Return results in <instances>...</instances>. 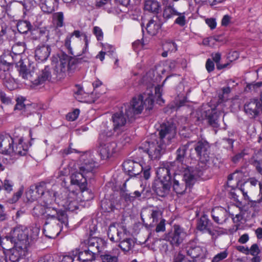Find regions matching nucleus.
<instances>
[{
	"mask_svg": "<svg viewBox=\"0 0 262 262\" xmlns=\"http://www.w3.org/2000/svg\"><path fill=\"white\" fill-rule=\"evenodd\" d=\"M160 69L161 67L159 66L155 67V69H151L149 70L142 78V83L147 86L146 92L143 95L133 98L130 104H124L122 106L128 118H133L135 115L141 114L144 106L148 110L151 109L155 100L159 104L164 103V100L161 98L163 84L153 88L161 80V76L156 72V71L158 70L163 73L164 70ZM168 78V77H167L163 84Z\"/></svg>",
	"mask_w": 262,
	"mask_h": 262,
	"instance_id": "nucleus-1",
	"label": "nucleus"
},
{
	"mask_svg": "<svg viewBox=\"0 0 262 262\" xmlns=\"http://www.w3.org/2000/svg\"><path fill=\"white\" fill-rule=\"evenodd\" d=\"M37 192L41 191L42 196V204L43 207L40 213L45 215L47 217V222L43 227L45 235L49 238H55L62 230L63 227L67 228L68 225V217L65 211L62 210L59 207L60 204L55 201L54 197L56 192L51 195L50 191L43 192L41 186L36 187Z\"/></svg>",
	"mask_w": 262,
	"mask_h": 262,
	"instance_id": "nucleus-2",
	"label": "nucleus"
},
{
	"mask_svg": "<svg viewBox=\"0 0 262 262\" xmlns=\"http://www.w3.org/2000/svg\"><path fill=\"white\" fill-rule=\"evenodd\" d=\"M57 186L54 185L53 186L52 189L49 191H50L51 195H53L54 192H56V196L54 197L55 201H57V203L60 204V206L65 209L71 211L78 209L79 202L89 201L94 198L93 193L91 190L87 189L86 187L81 190L79 196L76 192L69 191L64 188L61 190V196L59 195L57 196Z\"/></svg>",
	"mask_w": 262,
	"mask_h": 262,
	"instance_id": "nucleus-3",
	"label": "nucleus"
},
{
	"mask_svg": "<svg viewBox=\"0 0 262 262\" xmlns=\"http://www.w3.org/2000/svg\"><path fill=\"white\" fill-rule=\"evenodd\" d=\"M80 162L79 171L72 173L70 182L72 185L76 186L80 190H83L87 187V179L93 175V170L97 166V163L89 152L81 155Z\"/></svg>",
	"mask_w": 262,
	"mask_h": 262,
	"instance_id": "nucleus-4",
	"label": "nucleus"
},
{
	"mask_svg": "<svg viewBox=\"0 0 262 262\" xmlns=\"http://www.w3.org/2000/svg\"><path fill=\"white\" fill-rule=\"evenodd\" d=\"M22 137H12L8 134L0 135V153L13 160L26 155L28 147L24 144Z\"/></svg>",
	"mask_w": 262,
	"mask_h": 262,
	"instance_id": "nucleus-5",
	"label": "nucleus"
},
{
	"mask_svg": "<svg viewBox=\"0 0 262 262\" xmlns=\"http://www.w3.org/2000/svg\"><path fill=\"white\" fill-rule=\"evenodd\" d=\"M202 175V172L193 167H188L184 171L183 179L180 181L175 176L173 181V189L177 194H183L187 187L192 186Z\"/></svg>",
	"mask_w": 262,
	"mask_h": 262,
	"instance_id": "nucleus-6",
	"label": "nucleus"
},
{
	"mask_svg": "<svg viewBox=\"0 0 262 262\" xmlns=\"http://www.w3.org/2000/svg\"><path fill=\"white\" fill-rule=\"evenodd\" d=\"M166 147L164 144L156 138V135H152L149 140L142 143L139 149L147 153L151 160H156L160 158Z\"/></svg>",
	"mask_w": 262,
	"mask_h": 262,
	"instance_id": "nucleus-7",
	"label": "nucleus"
},
{
	"mask_svg": "<svg viewBox=\"0 0 262 262\" xmlns=\"http://www.w3.org/2000/svg\"><path fill=\"white\" fill-rule=\"evenodd\" d=\"M108 128L107 123H104L100 126L99 140V154L102 159H107L116 152L117 144L110 140V138L107 136L105 128Z\"/></svg>",
	"mask_w": 262,
	"mask_h": 262,
	"instance_id": "nucleus-8",
	"label": "nucleus"
},
{
	"mask_svg": "<svg viewBox=\"0 0 262 262\" xmlns=\"http://www.w3.org/2000/svg\"><path fill=\"white\" fill-rule=\"evenodd\" d=\"M29 229L22 226H18L14 228L11 231L10 236H6L4 238L0 236V245L3 247L5 241L11 243L17 244L20 242L26 247L30 244L29 238Z\"/></svg>",
	"mask_w": 262,
	"mask_h": 262,
	"instance_id": "nucleus-9",
	"label": "nucleus"
},
{
	"mask_svg": "<svg viewBox=\"0 0 262 262\" xmlns=\"http://www.w3.org/2000/svg\"><path fill=\"white\" fill-rule=\"evenodd\" d=\"M127 119L129 121L132 118H128L126 116L124 108L122 106L120 112L115 113L112 116V121L113 126H108L107 122H103L101 125L104 123H107L108 128H106L105 133L108 137H111L115 133L117 134L121 133L125 128V124L127 122Z\"/></svg>",
	"mask_w": 262,
	"mask_h": 262,
	"instance_id": "nucleus-10",
	"label": "nucleus"
},
{
	"mask_svg": "<svg viewBox=\"0 0 262 262\" xmlns=\"http://www.w3.org/2000/svg\"><path fill=\"white\" fill-rule=\"evenodd\" d=\"M19 75L23 79L29 80L34 85L41 84L44 82L50 80L51 78V72L48 67H46L42 71L41 74L37 76V73L28 72L26 67H21L19 69Z\"/></svg>",
	"mask_w": 262,
	"mask_h": 262,
	"instance_id": "nucleus-11",
	"label": "nucleus"
},
{
	"mask_svg": "<svg viewBox=\"0 0 262 262\" xmlns=\"http://www.w3.org/2000/svg\"><path fill=\"white\" fill-rule=\"evenodd\" d=\"M182 251L191 259L204 260L207 257V250L205 247L200 246L193 241H191L182 246Z\"/></svg>",
	"mask_w": 262,
	"mask_h": 262,
	"instance_id": "nucleus-12",
	"label": "nucleus"
},
{
	"mask_svg": "<svg viewBox=\"0 0 262 262\" xmlns=\"http://www.w3.org/2000/svg\"><path fill=\"white\" fill-rule=\"evenodd\" d=\"M176 135V126L172 124H163L161 126L159 137L156 138L166 146L169 145Z\"/></svg>",
	"mask_w": 262,
	"mask_h": 262,
	"instance_id": "nucleus-13",
	"label": "nucleus"
},
{
	"mask_svg": "<svg viewBox=\"0 0 262 262\" xmlns=\"http://www.w3.org/2000/svg\"><path fill=\"white\" fill-rule=\"evenodd\" d=\"M188 146H190V150L194 148L198 156L203 162L209 160V145L205 140H201L198 142L191 141L188 142Z\"/></svg>",
	"mask_w": 262,
	"mask_h": 262,
	"instance_id": "nucleus-14",
	"label": "nucleus"
},
{
	"mask_svg": "<svg viewBox=\"0 0 262 262\" xmlns=\"http://www.w3.org/2000/svg\"><path fill=\"white\" fill-rule=\"evenodd\" d=\"M128 232L126 228L122 225L115 224L111 225L107 231V236L114 243H118Z\"/></svg>",
	"mask_w": 262,
	"mask_h": 262,
	"instance_id": "nucleus-15",
	"label": "nucleus"
},
{
	"mask_svg": "<svg viewBox=\"0 0 262 262\" xmlns=\"http://www.w3.org/2000/svg\"><path fill=\"white\" fill-rule=\"evenodd\" d=\"M69 63V57L66 55H62L59 60L54 63V71L57 77L62 78L66 75L70 69Z\"/></svg>",
	"mask_w": 262,
	"mask_h": 262,
	"instance_id": "nucleus-16",
	"label": "nucleus"
},
{
	"mask_svg": "<svg viewBox=\"0 0 262 262\" xmlns=\"http://www.w3.org/2000/svg\"><path fill=\"white\" fill-rule=\"evenodd\" d=\"M186 235L182 228L179 225H174L173 231L168 234L167 237L172 245L178 246L182 243Z\"/></svg>",
	"mask_w": 262,
	"mask_h": 262,
	"instance_id": "nucleus-17",
	"label": "nucleus"
},
{
	"mask_svg": "<svg viewBox=\"0 0 262 262\" xmlns=\"http://www.w3.org/2000/svg\"><path fill=\"white\" fill-rule=\"evenodd\" d=\"M245 113L251 118L258 115L260 110V100L252 99L246 103L244 106Z\"/></svg>",
	"mask_w": 262,
	"mask_h": 262,
	"instance_id": "nucleus-18",
	"label": "nucleus"
},
{
	"mask_svg": "<svg viewBox=\"0 0 262 262\" xmlns=\"http://www.w3.org/2000/svg\"><path fill=\"white\" fill-rule=\"evenodd\" d=\"M124 170L128 172L130 176H136L139 174L143 168V166L138 163L135 162L132 160L125 161L123 163Z\"/></svg>",
	"mask_w": 262,
	"mask_h": 262,
	"instance_id": "nucleus-19",
	"label": "nucleus"
},
{
	"mask_svg": "<svg viewBox=\"0 0 262 262\" xmlns=\"http://www.w3.org/2000/svg\"><path fill=\"white\" fill-rule=\"evenodd\" d=\"M211 216L216 224L222 225L227 220L228 213L224 208L218 207L212 210Z\"/></svg>",
	"mask_w": 262,
	"mask_h": 262,
	"instance_id": "nucleus-20",
	"label": "nucleus"
},
{
	"mask_svg": "<svg viewBox=\"0 0 262 262\" xmlns=\"http://www.w3.org/2000/svg\"><path fill=\"white\" fill-rule=\"evenodd\" d=\"M6 252L7 256L9 257V260L11 262H19L23 260V262L26 261L24 258L25 255V250L21 248H15L7 250Z\"/></svg>",
	"mask_w": 262,
	"mask_h": 262,
	"instance_id": "nucleus-21",
	"label": "nucleus"
},
{
	"mask_svg": "<svg viewBox=\"0 0 262 262\" xmlns=\"http://www.w3.org/2000/svg\"><path fill=\"white\" fill-rule=\"evenodd\" d=\"M51 52L50 47L48 45L38 46L35 51L36 60L42 62L46 60Z\"/></svg>",
	"mask_w": 262,
	"mask_h": 262,
	"instance_id": "nucleus-22",
	"label": "nucleus"
},
{
	"mask_svg": "<svg viewBox=\"0 0 262 262\" xmlns=\"http://www.w3.org/2000/svg\"><path fill=\"white\" fill-rule=\"evenodd\" d=\"M212 223L208 219L206 215H203L198 222L197 229L204 233H208L212 235L213 232L211 230Z\"/></svg>",
	"mask_w": 262,
	"mask_h": 262,
	"instance_id": "nucleus-23",
	"label": "nucleus"
},
{
	"mask_svg": "<svg viewBox=\"0 0 262 262\" xmlns=\"http://www.w3.org/2000/svg\"><path fill=\"white\" fill-rule=\"evenodd\" d=\"M205 116L207 118L208 123L213 127L219 126V117L221 112H217L215 108L209 109L205 112Z\"/></svg>",
	"mask_w": 262,
	"mask_h": 262,
	"instance_id": "nucleus-24",
	"label": "nucleus"
},
{
	"mask_svg": "<svg viewBox=\"0 0 262 262\" xmlns=\"http://www.w3.org/2000/svg\"><path fill=\"white\" fill-rule=\"evenodd\" d=\"M118 246L124 252H128L131 250L135 246V241L132 238L128 232L118 242Z\"/></svg>",
	"mask_w": 262,
	"mask_h": 262,
	"instance_id": "nucleus-25",
	"label": "nucleus"
},
{
	"mask_svg": "<svg viewBox=\"0 0 262 262\" xmlns=\"http://www.w3.org/2000/svg\"><path fill=\"white\" fill-rule=\"evenodd\" d=\"M161 27V24L157 17L155 19H151L146 25V30L148 33L151 35H155L159 32Z\"/></svg>",
	"mask_w": 262,
	"mask_h": 262,
	"instance_id": "nucleus-26",
	"label": "nucleus"
},
{
	"mask_svg": "<svg viewBox=\"0 0 262 262\" xmlns=\"http://www.w3.org/2000/svg\"><path fill=\"white\" fill-rule=\"evenodd\" d=\"M95 253L91 249H88L79 252L78 255L73 256V257L78 261L80 260L92 261L95 259Z\"/></svg>",
	"mask_w": 262,
	"mask_h": 262,
	"instance_id": "nucleus-27",
	"label": "nucleus"
},
{
	"mask_svg": "<svg viewBox=\"0 0 262 262\" xmlns=\"http://www.w3.org/2000/svg\"><path fill=\"white\" fill-rule=\"evenodd\" d=\"M244 177V175L243 172H242L241 170L236 171L228 176L227 182L228 186L233 187L234 185H232L231 181L235 180L236 186H240L241 184L244 183H242V181L244 180L243 179Z\"/></svg>",
	"mask_w": 262,
	"mask_h": 262,
	"instance_id": "nucleus-28",
	"label": "nucleus"
},
{
	"mask_svg": "<svg viewBox=\"0 0 262 262\" xmlns=\"http://www.w3.org/2000/svg\"><path fill=\"white\" fill-rule=\"evenodd\" d=\"M58 4V2L50 0H41L40 8L43 12L49 14L55 10V8L57 6Z\"/></svg>",
	"mask_w": 262,
	"mask_h": 262,
	"instance_id": "nucleus-29",
	"label": "nucleus"
},
{
	"mask_svg": "<svg viewBox=\"0 0 262 262\" xmlns=\"http://www.w3.org/2000/svg\"><path fill=\"white\" fill-rule=\"evenodd\" d=\"M161 9L159 3L155 0H146L144 3V9L150 12L158 13Z\"/></svg>",
	"mask_w": 262,
	"mask_h": 262,
	"instance_id": "nucleus-30",
	"label": "nucleus"
},
{
	"mask_svg": "<svg viewBox=\"0 0 262 262\" xmlns=\"http://www.w3.org/2000/svg\"><path fill=\"white\" fill-rule=\"evenodd\" d=\"M157 175L160 182H169L171 179L170 170L167 167H159L157 170Z\"/></svg>",
	"mask_w": 262,
	"mask_h": 262,
	"instance_id": "nucleus-31",
	"label": "nucleus"
},
{
	"mask_svg": "<svg viewBox=\"0 0 262 262\" xmlns=\"http://www.w3.org/2000/svg\"><path fill=\"white\" fill-rule=\"evenodd\" d=\"M158 187L155 186V191L160 196H164L168 193L170 186L168 182H160L158 184Z\"/></svg>",
	"mask_w": 262,
	"mask_h": 262,
	"instance_id": "nucleus-32",
	"label": "nucleus"
},
{
	"mask_svg": "<svg viewBox=\"0 0 262 262\" xmlns=\"http://www.w3.org/2000/svg\"><path fill=\"white\" fill-rule=\"evenodd\" d=\"M13 61H16V59L12 54L5 53L0 57V67L4 66L8 69Z\"/></svg>",
	"mask_w": 262,
	"mask_h": 262,
	"instance_id": "nucleus-33",
	"label": "nucleus"
},
{
	"mask_svg": "<svg viewBox=\"0 0 262 262\" xmlns=\"http://www.w3.org/2000/svg\"><path fill=\"white\" fill-rule=\"evenodd\" d=\"M3 82L6 87L9 90H12L17 87V83L15 79L11 77L9 73H6L3 78Z\"/></svg>",
	"mask_w": 262,
	"mask_h": 262,
	"instance_id": "nucleus-34",
	"label": "nucleus"
},
{
	"mask_svg": "<svg viewBox=\"0 0 262 262\" xmlns=\"http://www.w3.org/2000/svg\"><path fill=\"white\" fill-rule=\"evenodd\" d=\"M53 21L58 28L62 27L63 26L64 15L62 12H58L53 14Z\"/></svg>",
	"mask_w": 262,
	"mask_h": 262,
	"instance_id": "nucleus-35",
	"label": "nucleus"
},
{
	"mask_svg": "<svg viewBox=\"0 0 262 262\" xmlns=\"http://www.w3.org/2000/svg\"><path fill=\"white\" fill-rule=\"evenodd\" d=\"M31 27V24L26 20L19 21L17 24L18 31L21 33H27Z\"/></svg>",
	"mask_w": 262,
	"mask_h": 262,
	"instance_id": "nucleus-36",
	"label": "nucleus"
},
{
	"mask_svg": "<svg viewBox=\"0 0 262 262\" xmlns=\"http://www.w3.org/2000/svg\"><path fill=\"white\" fill-rule=\"evenodd\" d=\"M39 233V228L35 226H33L29 229V238L30 244L32 242L35 241L37 239Z\"/></svg>",
	"mask_w": 262,
	"mask_h": 262,
	"instance_id": "nucleus-37",
	"label": "nucleus"
},
{
	"mask_svg": "<svg viewBox=\"0 0 262 262\" xmlns=\"http://www.w3.org/2000/svg\"><path fill=\"white\" fill-rule=\"evenodd\" d=\"M248 205L256 213L262 211V198L257 201H250Z\"/></svg>",
	"mask_w": 262,
	"mask_h": 262,
	"instance_id": "nucleus-38",
	"label": "nucleus"
},
{
	"mask_svg": "<svg viewBox=\"0 0 262 262\" xmlns=\"http://www.w3.org/2000/svg\"><path fill=\"white\" fill-rule=\"evenodd\" d=\"M187 149H189L190 150V146H188V143L185 145H182L177 150V160L178 161H183V159L185 155L186 151Z\"/></svg>",
	"mask_w": 262,
	"mask_h": 262,
	"instance_id": "nucleus-39",
	"label": "nucleus"
},
{
	"mask_svg": "<svg viewBox=\"0 0 262 262\" xmlns=\"http://www.w3.org/2000/svg\"><path fill=\"white\" fill-rule=\"evenodd\" d=\"M179 12L172 7L167 6L165 7L163 12V17L165 18L169 19L174 16L178 14Z\"/></svg>",
	"mask_w": 262,
	"mask_h": 262,
	"instance_id": "nucleus-40",
	"label": "nucleus"
},
{
	"mask_svg": "<svg viewBox=\"0 0 262 262\" xmlns=\"http://www.w3.org/2000/svg\"><path fill=\"white\" fill-rule=\"evenodd\" d=\"M25 50V47L23 43H17L12 47V54L15 56H20Z\"/></svg>",
	"mask_w": 262,
	"mask_h": 262,
	"instance_id": "nucleus-41",
	"label": "nucleus"
},
{
	"mask_svg": "<svg viewBox=\"0 0 262 262\" xmlns=\"http://www.w3.org/2000/svg\"><path fill=\"white\" fill-rule=\"evenodd\" d=\"M88 249H91L95 252H99L100 247L99 246L97 239L95 238H90L88 243Z\"/></svg>",
	"mask_w": 262,
	"mask_h": 262,
	"instance_id": "nucleus-42",
	"label": "nucleus"
},
{
	"mask_svg": "<svg viewBox=\"0 0 262 262\" xmlns=\"http://www.w3.org/2000/svg\"><path fill=\"white\" fill-rule=\"evenodd\" d=\"M88 95V94L84 93L83 92V91L82 90H79L77 92L75 93L74 94V97L75 98L78 100L79 101L82 102H95L96 100V99H93V100H86L84 99V98L86 97V96Z\"/></svg>",
	"mask_w": 262,
	"mask_h": 262,
	"instance_id": "nucleus-43",
	"label": "nucleus"
},
{
	"mask_svg": "<svg viewBox=\"0 0 262 262\" xmlns=\"http://www.w3.org/2000/svg\"><path fill=\"white\" fill-rule=\"evenodd\" d=\"M150 216V218L152 219V225H154L158 222L159 219L161 218L162 212L158 209H153L151 210Z\"/></svg>",
	"mask_w": 262,
	"mask_h": 262,
	"instance_id": "nucleus-44",
	"label": "nucleus"
},
{
	"mask_svg": "<svg viewBox=\"0 0 262 262\" xmlns=\"http://www.w3.org/2000/svg\"><path fill=\"white\" fill-rule=\"evenodd\" d=\"M163 49L169 52H175L177 50V45L173 41H167L164 43Z\"/></svg>",
	"mask_w": 262,
	"mask_h": 262,
	"instance_id": "nucleus-45",
	"label": "nucleus"
},
{
	"mask_svg": "<svg viewBox=\"0 0 262 262\" xmlns=\"http://www.w3.org/2000/svg\"><path fill=\"white\" fill-rule=\"evenodd\" d=\"M176 16H178V17L176 19L174 23L181 27L184 26L186 23L185 13L179 12V14H177Z\"/></svg>",
	"mask_w": 262,
	"mask_h": 262,
	"instance_id": "nucleus-46",
	"label": "nucleus"
},
{
	"mask_svg": "<svg viewBox=\"0 0 262 262\" xmlns=\"http://www.w3.org/2000/svg\"><path fill=\"white\" fill-rule=\"evenodd\" d=\"M248 185V183L244 182V183L241 185V193L243 194V198L245 201H247L248 203H250V200L249 196L248 195V190L246 188Z\"/></svg>",
	"mask_w": 262,
	"mask_h": 262,
	"instance_id": "nucleus-47",
	"label": "nucleus"
},
{
	"mask_svg": "<svg viewBox=\"0 0 262 262\" xmlns=\"http://www.w3.org/2000/svg\"><path fill=\"white\" fill-rule=\"evenodd\" d=\"M187 259V256H186L185 253H184V252L182 251V248L181 250L179 252V253L174 256L172 262H182L183 261L185 262V260Z\"/></svg>",
	"mask_w": 262,
	"mask_h": 262,
	"instance_id": "nucleus-48",
	"label": "nucleus"
},
{
	"mask_svg": "<svg viewBox=\"0 0 262 262\" xmlns=\"http://www.w3.org/2000/svg\"><path fill=\"white\" fill-rule=\"evenodd\" d=\"M25 100V98L22 96L18 97L16 100V104L15 106L14 110H21L24 109L25 107V105L24 104V102Z\"/></svg>",
	"mask_w": 262,
	"mask_h": 262,
	"instance_id": "nucleus-49",
	"label": "nucleus"
},
{
	"mask_svg": "<svg viewBox=\"0 0 262 262\" xmlns=\"http://www.w3.org/2000/svg\"><path fill=\"white\" fill-rule=\"evenodd\" d=\"M102 262H117L118 257L115 255L106 254L101 256Z\"/></svg>",
	"mask_w": 262,
	"mask_h": 262,
	"instance_id": "nucleus-50",
	"label": "nucleus"
},
{
	"mask_svg": "<svg viewBox=\"0 0 262 262\" xmlns=\"http://www.w3.org/2000/svg\"><path fill=\"white\" fill-rule=\"evenodd\" d=\"M241 193V186H236V188L234 189L233 191H231L230 193V196L231 198L233 199L234 201H236L239 203V204L241 205V203L239 202L238 200V194Z\"/></svg>",
	"mask_w": 262,
	"mask_h": 262,
	"instance_id": "nucleus-51",
	"label": "nucleus"
},
{
	"mask_svg": "<svg viewBox=\"0 0 262 262\" xmlns=\"http://www.w3.org/2000/svg\"><path fill=\"white\" fill-rule=\"evenodd\" d=\"M227 256L228 253L226 251H222L213 257L212 262H219L220 261L226 258Z\"/></svg>",
	"mask_w": 262,
	"mask_h": 262,
	"instance_id": "nucleus-52",
	"label": "nucleus"
},
{
	"mask_svg": "<svg viewBox=\"0 0 262 262\" xmlns=\"http://www.w3.org/2000/svg\"><path fill=\"white\" fill-rule=\"evenodd\" d=\"M79 110L75 109L72 112L69 113L67 115V119L69 121H73L75 120L79 115Z\"/></svg>",
	"mask_w": 262,
	"mask_h": 262,
	"instance_id": "nucleus-53",
	"label": "nucleus"
},
{
	"mask_svg": "<svg viewBox=\"0 0 262 262\" xmlns=\"http://www.w3.org/2000/svg\"><path fill=\"white\" fill-rule=\"evenodd\" d=\"M93 33L95 35L98 40H102L103 38V33L102 29L97 26L93 28Z\"/></svg>",
	"mask_w": 262,
	"mask_h": 262,
	"instance_id": "nucleus-54",
	"label": "nucleus"
},
{
	"mask_svg": "<svg viewBox=\"0 0 262 262\" xmlns=\"http://www.w3.org/2000/svg\"><path fill=\"white\" fill-rule=\"evenodd\" d=\"M23 193V188H20L18 191L15 193L13 196L9 200L10 203H14L16 202L21 196Z\"/></svg>",
	"mask_w": 262,
	"mask_h": 262,
	"instance_id": "nucleus-55",
	"label": "nucleus"
},
{
	"mask_svg": "<svg viewBox=\"0 0 262 262\" xmlns=\"http://www.w3.org/2000/svg\"><path fill=\"white\" fill-rule=\"evenodd\" d=\"M3 186L5 190L8 192H10L13 190V183L9 180L6 179L4 181Z\"/></svg>",
	"mask_w": 262,
	"mask_h": 262,
	"instance_id": "nucleus-56",
	"label": "nucleus"
},
{
	"mask_svg": "<svg viewBox=\"0 0 262 262\" xmlns=\"http://www.w3.org/2000/svg\"><path fill=\"white\" fill-rule=\"evenodd\" d=\"M0 99L4 104L10 105L12 103L11 98L7 96L4 93H0Z\"/></svg>",
	"mask_w": 262,
	"mask_h": 262,
	"instance_id": "nucleus-57",
	"label": "nucleus"
},
{
	"mask_svg": "<svg viewBox=\"0 0 262 262\" xmlns=\"http://www.w3.org/2000/svg\"><path fill=\"white\" fill-rule=\"evenodd\" d=\"M260 252V250L258 245L256 244H253L250 249H249V254L252 256H256Z\"/></svg>",
	"mask_w": 262,
	"mask_h": 262,
	"instance_id": "nucleus-58",
	"label": "nucleus"
},
{
	"mask_svg": "<svg viewBox=\"0 0 262 262\" xmlns=\"http://www.w3.org/2000/svg\"><path fill=\"white\" fill-rule=\"evenodd\" d=\"M246 155L245 151H242L241 152L235 155L232 159L233 163H237L239 162Z\"/></svg>",
	"mask_w": 262,
	"mask_h": 262,
	"instance_id": "nucleus-59",
	"label": "nucleus"
},
{
	"mask_svg": "<svg viewBox=\"0 0 262 262\" xmlns=\"http://www.w3.org/2000/svg\"><path fill=\"white\" fill-rule=\"evenodd\" d=\"M103 50H104V52L108 53L110 55H113L115 48L109 44L106 43L103 45Z\"/></svg>",
	"mask_w": 262,
	"mask_h": 262,
	"instance_id": "nucleus-60",
	"label": "nucleus"
},
{
	"mask_svg": "<svg viewBox=\"0 0 262 262\" xmlns=\"http://www.w3.org/2000/svg\"><path fill=\"white\" fill-rule=\"evenodd\" d=\"M72 37L70 34L68 35L64 41V45L66 47V48L69 50V51L70 52V53L73 55V53L72 51V48L71 47V39Z\"/></svg>",
	"mask_w": 262,
	"mask_h": 262,
	"instance_id": "nucleus-61",
	"label": "nucleus"
},
{
	"mask_svg": "<svg viewBox=\"0 0 262 262\" xmlns=\"http://www.w3.org/2000/svg\"><path fill=\"white\" fill-rule=\"evenodd\" d=\"M165 230V220L161 219L160 223L157 225L156 231L157 232L164 231Z\"/></svg>",
	"mask_w": 262,
	"mask_h": 262,
	"instance_id": "nucleus-62",
	"label": "nucleus"
},
{
	"mask_svg": "<svg viewBox=\"0 0 262 262\" xmlns=\"http://www.w3.org/2000/svg\"><path fill=\"white\" fill-rule=\"evenodd\" d=\"M231 17L229 15H225L223 16L222 21L221 25L223 26H227L231 22Z\"/></svg>",
	"mask_w": 262,
	"mask_h": 262,
	"instance_id": "nucleus-63",
	"label": "nucleus"
},
{
	"mask_svg": "<svg viewBox=\"0 0 262 262\" xmlns=\"http://www.w3.org/2000/svg\"><path fill=\"white\" fill-rule=\"evenodd\" d=\"M206 68L208 72H210L214 69V64L212 60L208 59L206 63Z\"/></svg>",
	"mask_w": 262,
	"mask_h": 262,
	"instance_id": "nucleus-64",
	"label": "nucleus"
}]
</instances>
